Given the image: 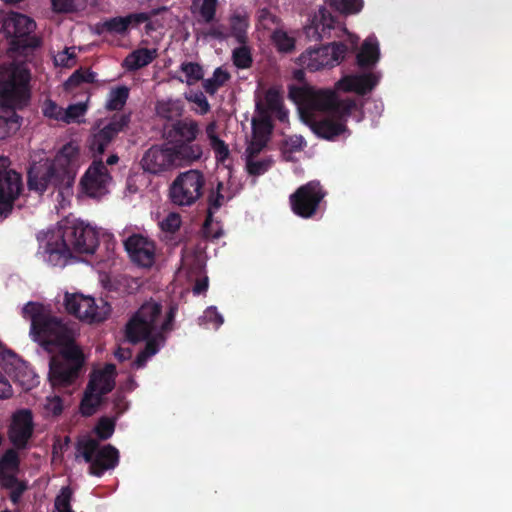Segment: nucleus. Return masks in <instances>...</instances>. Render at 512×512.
I'll list each match as a JSON object with an SVG mask.
<instances>
[{"label": "nucleus", "instance_id": "f257e3e1", "mask_svg": "<svg viewBox=\"0 0 512 512\" xmlns=\"http://www.w3.org/2000/svg\"><path fill=\"white\" fill-rule=\"evenodd\" d=\"M22 316L30 321L29 336L48 351L59 348L60 356L50 360L49 381L54 388L71 385L84 364L82 351L74 343L75 330L53 315L49 306L28 302Z\"/></svg>", "mask_w": 512, "mask_h": 512}, {"label": "nucleus", "instance_id": "f03ea898", "mask_svg": "<svg viewBox=\"0 0 512 512\" xmlns=\"http://www.w3.org/2000/svg\"><path fill=\"white\" fill-rule=\"evenodd\" d=\"M290 97L297 103L301 119L324 139L332 140L346 133V117L356 108L353 100L338 101L329 89L293 88Z\"/></svg>", "mask_w": 512, "mask_h": 512}, {"label": "nucleus", "instance_id": "7ed1b4c3", "mask_svg": "<svg viewBox=\"0 0 512 512\" xmlns=\"http://www.w3.org/2000/svg\"><path fill=\"white\" fill-rule=\"evenodd\" d=\"M39 254L52 266L64 267L77 254H91L98 245V233L78 219H65L38 236Z\"/></svg>", "mask_w": 512, "mask_h": 512}, {"label": "nucleus", "instance_id": "20e7f679", "mask_svg": "<svg viewBox=\"0 0 512 512\" xmlns=\"http://www.w3.org/2000/svg\"><path fill=\"white\" fill-rule=\"evenodd\" d=\"M175 308L163 312L162 306L154 301L144 303L127 323L126 337L132 342L146 341L145 349L133 362L135 368H142L148 358L155 355L165 341V335L172 329Z\"/></svg>", "mask_w": 512, "mask_h": 512}, {"label": "nucleus", "instance_id": "39448f33", "mask_svg": "<svg viewBox=\"0 0 512 512\" xmlns=\"http://www.w3.org/2000/svg\"><path fill=\"white\" fill-rule=\"evenodd\" d=\"M82 161L79 144L68 142L53 160L39 158L33 162L28 174L29 188L42 193L53 186L59 188V195L69 196Z\"/></svg>", "mask_w": 512, "mask_h": 512}, {"label": "nucleus", "instance_id": "423d86ee", "mask_svg": "<svg viewBox=\"0 0 512 512\" xmlns=\"http://www.w3.org/2000/svg\"><path fill=\"white\" fill-rule=\"evenodd\" d=\"M30 73L22 62H13L0 67V139L20 128L15 109L24 106L29 99Z\"/></svg>", "mask_w": 512, "mask_h": 512}, {"label": "nucleus", "instance_id": "0eeeda50", "mask_svg": "<svg viewBox=\"0 0 512 512\" xmlns=\"http://www.w3.org/2000/svg\"><path fill=\"white\" fill-rule=\"evenodd\" d=\"M196 154H198V148L188 145L171 143L153 145L144 153L141 166L145 172L160 175L194 164Z\"/></svg>", "mask_w": 512, "mask_h": 512}, {"label": "nucleus", "instance_id": "6e6552de", "mask_svg": "<svg viewBox=\"0 0 512 512\" xmlns=\"http://www.w3.org/2000/svg\"><path fill=\"white\" fill-rule=\"evenodd\" d=\"M35 28V21L25 14L0 11V31L10 41V57H13L16 50L20 48L37 46V40L32 36Z\"/></svg>", "mask_w": 512, "mask_h": 512}, {"label": "nucleus", "instance_id": "1a4fd4ad", "mask_svg": "<svg viewBox=\"0 0 512 512\" xmlns=\"http://www.w3.org/2000/svg\"><path fill=\"white\" fill-rule=\"evenodd\" d=\"M78 456L90 464V473L95 476H101L104 471L115 468L119 461V452L114 446H100L91 436L80 438Z\"/></svg>", "mask_w": 512, "mask_h": 512}, {"label": "nucleus", "instance_id": "9d476101", "mask_svg": "<svg viewBox=\"0 0 512 512\" xmlns=\"http://www.w3.org/2000/svg\"><path fill=\"white\" fill-rule=\"evenodd\" d=\"M116 368L106 364L103 368L94 370L81 401V412L85 416L92 415L101 404L103 396L109 393L115 385Z\"/></svg>", "mask_w": 512, "mask_h": 512}, {"label": "nucleus", "instance_id": "9b49d317", "mask_svg": "<svg viewBox=\"0 0 512 512\" xmlns=\"http://www.w3.org/2000/svg\"><path fill=\"white\" fill-rule=\"evenodd\" d=\"M9 378L17 381L25 389L37 384L35 373L14 354L0 355V398H9L13 394Z\"/></svg>", "mask_w": 512, "mask_h": 512}, {"label": "nucleus", "instance_id": "f8f14e48", "mask_svg": "<svg viewBox=\"0 0 512 512\" xmlns=\"http://www.w3.org/2000/svg\"><path fill=\"white\" fill-rule=\"evenodd\" d=\"M205 178L197 169L181 172L169 187V197L178 206H191L202 195Z\"/></svg>", "mask_w": 512, "mask_h": 512}, {"label": "nucleus", "instance_id": "ddd939ff", "mask_svg": "<svg viewBox=\"0 0 512 512\" xmlns=\"http://www.w3.org/2000/svg\"><path fill=\"white\" fill-rule=\"evenodd\" d=\"M347 51L348 47L341 42L308 48L299 56L298 63L302 68L311 72L330 69L344 60Z\"/></svg>", "mask_w": 512, "mask_h": 512}, {"label": "nucleus", "instance_id": "4468645a", "mask_svg": "<svg viewBox=\"0 0 512 512\" xmlns=\"http://www.w3.org/2000/svg\"><path fill=\"white\" fill-rule=\"evenodd\" d=\"M64 305L70 314L88 323L101 322L110 312V306L103 300L97 304L94 298L78 293H66Z\"/></svg>", "mask_w": 512, "mask_h": 512}, {"label": "nucleus", "instance_id": "2eb2a0df", "mask_svg": "<svg viewBox=\"0 0 512 512\" xmlns=\"http://www.w3.org/2000/svg\"><path fill=\"white\" fill-rule=\"evenodd\" d=\"M199 123L192 118H184L176 120L171 125L164 128L163 136L172 145H188L191 147L198 148V154H196L194 163L200 161L203 157V147L194 143L200 134Z\"/></svg>", "mask_w": 512, "mask_h": 512}, {"label": "nucleus", "instance_id": "dca6fc26", "mask_svg": "<svg viewBox=\"0 0 512 512\" xmlns=\"http://www.w3.org/2000/svg\"><path fill=\"white\" fill-rule=\"evenodd\" d=\"M22 188L21 176L8 169V160L0 158V217H6Z\"/></svg>", "mask_w": 512, "mask_h": 512}, {"label": "nucleus", "instance_id": "f3484780", "mask_svg": "<svg viewBox=\"0 0 512 512\" xmlns=\"http://www.w3.org/2000/svg\"><path fill=\"white\" fill-rule=\"evenodd\" d=\"M324 195L319 182L312 181L301 186L290 196L293 212L304 218L311 217Z\"/></svg>", "mask_w": 512, "mask_h": 512}, {"label": "nucleus", "instance_id": "a211bd4d", "mask_svg": "<svg viewBox=\"0 0 512 512\" xmlns=\"http://www.w3.org/2000/svg\"><path fill=\"white\" fill-rule=\"evenodd\" d=\"M112 182V177L102 160L94 157L92 164L89 166L81 179V185L84 192L90 197L98 198L105 195L108 186Z\"/></svg>", "mask_w": 512, "mask_h": 512}, {"label": "nucleus", "instance_id": "6ab92c4d", "mask_svg": "<svg viewBox=\"0 0 512 512\" xmlns=\"http://www.w3.org/2000/svg\"><path fill=\"white\" fill-rule=\"evenodd\" d=\"M125 250L130 260L143 268H150L155 263V242L142 234H133L124 241Z\"/></svg>", "mask_w": 512, "mask_h": 512}, {"label": "nucleus", "instance_id": "aec40b11", "mask_svg": "<svg viewBox=\"0 0 512 512\" xmlns=\"http://www.w3.org/2000/svg\"><path fill=\"white\" fill-rule=\"evenodd\" d=\"M129 121L128 115L116 114L107 123L101 122L100 130L92 136L89 144L93 157L101 156L111 140L128 125Z\"/></svg>", "mask_w": 512, "mask_h": 512}, {"label": "nucleus", "instance_id": "412c9836", "mask_svg": "<svg viewBox=\"0 0 512 512\" xmlns=\"http://www.w3.org/2000/svg\"><path fill=\"white\" fill-rule=\"evenodd\" d=\"M18 464V454L14 450H8L0 461V481L2 486L9 490V497L14 504L18 503L26 489V485L14 476Z\"/></svg>", "mask_w": 512, "mask_h": 512}, {"label": "nucleus", "instance_id": "4be33fe9", "mask_svg": "<svg viewBox=\"0 0 512 512\" xmlns=\"http://www.w3.org/2000/svg\"><path fill=\"white\" fill-rule=\"evenodd\" d=\"M33 433L32 414L29 410H20L13 415L9 438L14 446L24 448Z\"/></svg>", "mask_w": 512, "mask_h": 512}, {"label": "nucleus", "instance_id": "5701e85b", "mask_svg": "<svg viewBox=\"0 0 512 512\" xmlns=\"http://www.w3.org/2000/svg\"><path fill=\"white\" fill-rule=\"evenodd\" d=\"M379 78V75L372 72L347 75L336 83V88L345 92L366 94L377 85Z\"/></svg>", "mask_w": 512, "mask_h": 512}, {"label": "nucleus", "instance_id": "b1692460", "mask_svg": "<svg viewBox=\"0 0 512 512\" xmlns=\"http://www.w3.org/2000/svg\"><path fill=\"white\" fill-rule=\"evenodd\" d=\"M264 147L248 145L245 153V169L251 176H259L267 172L272 164L273 159L269 155L262 154Z\"/></svg>", "mask_w": 512, "mask_h": 512}, {"label": "nucleus", "instance_id": "393cba45", "mask_svg": "<svg viewBox=\"0 0 512 512\" xmlns=\"http://www.w3.org/2000/svg\"><path fill=\"white\" fill-rule=\"evenodd\" d=\"M148 15L145 13H135L124 17H114L104 20L99 24V30L102 33L123 34L130 27L146 22Z\"/></svg>", "mask_w": 512, "mask_h": 512}, {"label": "nucleus", "instance_id": "a878e982", "mask_svg": "<svg viewBox=\"0 0 512 512\" xmlns=\"http://www.w3.org/2000/svg\"><path fill=\"white\" fill-rule=\"evenodd\" d=\"M333 27L332 15L326 9H319L311 23L305 27V33L311 41L322 40L330 36Z\"/></svg>", "mask_w": 512, "mask_h": 512}, {"label": "nucleus", "instance_id": "bb28decb", "mask_svg": "<svg viewBox=\"0 0 512 512\" xmlns=\"http://www.w3.org/2000/svg\"><path fill=\"white\" fill-rule=\"evenodd\" d=\"M257 108L260 110L264 108V111H258V113L276 116L280 121L284 122L288 118V112L283 107V99L278 90L269 89L264 97L263 102L257 103Z\"/></svg>", "mask_w": 512, "mask_h": 512}, {"label": "nucleus", "instance_id": "cd10ccee", "mask_svg": "<svg viewBox=\"0 0 512 512\" xmlns=\"http://www.w3.org/2000/svg\"><path fill=\"white\" fill-rule=\"evenodd\" d=\"M158 56L156 47H139L124 59L123 66L129 71H136L149 65Z\"/></svg>", "mask_w": 512, "mask_h": 512}, {"label": "nucleus", "instance_id": "c85d7f7f", "mask_svg": "<svg viewBox=\"0 0 512 512\" xmlns=\"http://www.w3.org/2000/svg\"><path fill=\"white\" fill-rule=\"evenodd\" d=\"M252 132V138L248 145L265 147L271 132L270 117L261 113H258L257 117H253Z\"/></svg>", "mask_w": 512, "mask_h": 512}, {"label": "nucleus", "instance_id": "c756f323", "mask_svg": "<svg viewBox=\"0 0 512 512\" xmlns=\"http://www.w3.org/2000/svg\"><path fill=\"white\" fill-rule=\"evenodd\" d=\"M157 116L171 120L180 117L184 112V105L180 99L166 98L157 100L155 103Z\"/></svg>", "mask_w": 512, "mask_h": 512}, {"label": "nucleus", "instance_id": "7c9ffc66", "mask_svg": "<svg viewBox=\"0 0 512 512\" xmlns=\"http://www.w3.org/2000/svg\"><path fill=\"white\" fill-rule=\"evenodd\" d=\"M379 59V44L374 36H369L363 43L361 50L357 54L359 66H372Z\"/></svg>", "mask_w": 512, "mask_h": 512}, {"label": "nucleus", "instance_id": "2f4dec72", "mask_svg": "<svg viewBox=\"0 0 512 512\" xmlns=\"http://www.w3.org/2000/svg\"><path fill=\"white\" fill-rule=\"evenodd\" d=\"M236 191H232L228 184L223 182H218L216 189L211 190L208 198L209 202V210L208 214L211 217L213 210H217L221 206H223L227 201H229L234 195Z\"/></svg>", "mask_w": 512, "mask_h": 512}, {"label": "nucleus", "instance_id": "473e14b6", "mask_svg": "<svg viewBox=\"0 0 512 512\" xmlns=\"http://www.w3.org/2000/svg\"><path fill=\"white\" fill-rule=\"evenodd\" d=\"M272 41L280 52H291L295 48V32L276 28L272 34Z\"/></svg>", "mask_w": 512, "mask_h": 512}, {"label": "nucleus", "instance_id": "72a5a7b5", "mask_svg": "<svg viewBox=\"0 0 512 512\" xmlns=\"http://www.w3.org/2000/svg\"><path fill=\"white\" fill-rule=\"evenodd\" d=\"M218 0H193V13L200 16L204 22L214 19Z\"/></svg>", "mask_w": 512, "mask_h": 512}, {"label": "nucleus", "instance_id": "f704fd0d", "mask_svg": "<svg viewBox=\"0 0 512 512\" xmlns=\"http://www.w3.org/2000/svg\"><path fill=\"white\" fill-rule=\"evenodd\" d=\"M180 71L184 74V78L177 77V79L187 85L197 83L204 76L202 67L194 62H183L180 65Z\"/></svg>", "mask_w": 512, "mask_h": 512}, {"label": "nucleus", "instance_id": "c9c22d12", "mask_svg": "<svg viewBox=\"0 0 512 512\" xmlns=\"http://www.w3.org/2000/svg\"><path fill=\"white\" fill-rule=\"evenodd\" d=\"M80 48L76 46L65 47L53 56L54 64L58 67L71 68L77 63Z\"/></svg>", "mask_w": 512, "mask_h": 512}, {"label": "nucleus", "instance_id": "e433bc0d", "mask_svg": "<svg viewBox=\"0 0 512 512\" xmlns=\"http://www.w3.org/2000/svg\"><path fill=\"white\" fill-rule=\"evenodd\" d=\"M129 96V89L125 86H120L112 89L106 101V108L108 110H120L126 103Z\"/></svg>", "mask_w": 512, "mask_h": 512}, {"label": "nucleus", "instance_id": "4c0bfd02", "mask_svg": "<svg viewBox=\"0 0 512 512\" xmlns=\"http://www.w3.org/2000/svg\"><path fill=\"white\" fill-rule=\"evenodd\" d=\"M229 77V73L226 70L217 68L213 76L203 82V87L207 93L212 95L228 81Z\"/></svg>", "mask_w": 512, "mask_h": 512}, {"label": "nucleus", "instance_id": "58836bf2", "mask_svg": "<svg viewBox=\"0 0 512 512\" xmlns=\"http://www.w3.org/2000/svg\"><path fill=\"white\" fill-rule=\"evenodd\" d=\"M224 322L222 314H220L215 306L208 307L203 315L199 318V324L201 326L218 329Z\"/></svg>", "mask_w": 512, "mask_h": 512}, {"label": "nucleus", "instance_id": "ea45409f", "mask_svg": "<svg viewBox=\"0 0 512 512\" xmlns=\"http://www.w3.org/2000/svg\"><path fill=\"white\" fill-rule=\"evenodd\" d=\"M86 112L87 105L85 103L80 102L71 104L66 109H64L63 122L66 124L79 123L81 122L80 118L83 117Z\"/></svg>", "mask_w": 512, "mask_h": 512}, {"label": "nucleus", "instance_id": "a19ab883", "mask_svg": "<svg viewBox=\"0 0 512 512\" xmlns=\"http://www.w3.org/2000/svg\"><path fill=\"white\" fill-rule=\"evenodd\" d=\"M338 11L345 14H356L363 7V0H328Z\"/></svg>", "mask_w": 512, "mask_h": 512}, {"label": "nucleus", "instance_id": "79ce46f5", "mask_svg": "<svg viewBox=\"0 0 512 512\" xmlns=\"http://www.w3.org/2000/svg\"><path fill=\"white\" fill-rule=\"evenodd\" d=\"M186 100L196 105V108H194V112L199 115H205L210 110V105L208 103V100L206 96L200 92H190L185 94Z\"/></svg>", "mask_w": 512, "mask_h": 512}, {"label": "nucleus", "instance_id": "37998d69", "mask_svg": "<svg viewBox=\"0 0 512 512\" xmlns=\"http://www.w3.org/2000/svg\"><path fill=\"white\" fill-rule=\"evenodd\" d=\"M248 22L246 17L235 15L231 18V32L238 42L244 43Z\"/></svg>", "mask_w": 512, "mask_h": 512}, {"label": "nucleus", "instance_id": "c03bdc74", "mask_svg": "<svg viewBox=\"0 0 512 512\" xmlns=\"http://www.w3.org/2000/svg\"><path fill=\"white\" fill-rule=\"evenodd\" d=\"M87 0H51L55 12H72L85 6Z\"/></svg>", "mask_w": 512, "mask_h": 512}, {"label": "nucleus", "instance_id": "a18cd8bd", "mask_svg": "<svg viewBox=\"0 0 512 512\" xmlns=\"http://www.w3.org/2000/svg\"><path fill=\"white\" fill-rule=\"evenodd\" d=\"M42 112L45 117L51 120L63 122L64 109L50 99L44 101Z\"/></svg>", "mask_w": 512, "mask_h": 512}, {"label": "nucleus", "instance_id": "49530a36", "mask_svg": "<svg viewBox=\"0 0 512 512\" xmlns=\"http://www.w3.org/2000/svg\"><path fill=\"white\" fill-rule=\"evenodd\" d=\"M71 498L72 491L69 487H63L60 494L55 499V511L54 512H73L71 509Z\"/></svg>", "mask_w": 512, "mask_h": 512}, {"label": "nucleus", "instance_id": "de8ad7c7", "mask_svg": "<svg viewBox=\"0 0 512 512\" xmlns=\"http://www.w3.org/2000/svg\"><path fill=\"white\" fill-rule=\"evenodd\" d=\"M96 79V74L90 70L79 69L75 71L68 79L69 86L79 85L81 83H92Z\"/></svg>", "mask_w": 512, "mask_h": 512}, {"label": "nucleus", "instance_id": "09e8293b", "mask_svg": "<svg viewBox=\"0 0 512 512\" xmlns=\"http://www.w3.org/2000/svg\"><path fill=\"white\" fill-rule=\"evenodd\" d=\"M209 145L215 154V159L217 162L224 163L228 159L230 150L228 145L222 139L217 138L213 141H210Z\"/></svg>", "mask_w": 512, "mask_h": 512}, {"label": "nucleus", "instance_id": "8fccbe9b", "mask_svg": "<svg viewBox=\"0 0 512 512\" xmlns=\"http://www.w3.org/2000/svg\"><path fill=\"white\" fill-rule=\"evenodd\" d=\"M181 217L178 213L171 212L160 221V227L163 231L174 233L181 226Z\"/></svg>", "mask_w": 512, "mask_h": 512}, {"label": "nucleus", "instance_id": "3c124183", "mask_svg": "<svg viewBox=\"0 0 512 512\" xmlns=\"http://www.w3.org/2000/svg\"><path fill=\"white\" fill-rule=\"evenodd\" d=\"M114 421L109 418H102L95 427V433L100 439H108L114 432Z\"/></svg>", "mask_w": 512, "mask_h": 512}, {"label": "nucleus", "instance_id": "603ef678", "mask_svg": "<svg viewBox=\"0 0 512 512\" xmlns=\"http://www.w3.org/2000/svg\"><path fill=\"white\" fill-rule=\"evenodd\" d=\"M258 25L265 30L277 28V18L270 11L262 9L258 14Z\"/></svg>", "mask_w": 512, "mask_h": 512}, {"label": "nucleus", "instance_id": "864d4df0", "mask_svg": "<svg viewBox=\"0 0 512 512\" xmlns=\"http://www.w3.org/2000/svg\"><path fill=\"white\" fill-rule=\"evenodd\" d=\"M233 60L237 67L247 68L251 64V56L247 47L242 46L234 50Z\"/></svg>", "mask_w": 512, "mask_h": 512}, {"label": "nucleus", "instance_id": "5fc2aeb1", "mask_svg": "<svg viewBox=\"0 0 512 512\" xmlns=\"http://www.w3.org/2000/svg\"><path fill=\"white\" fill-rule=\"evenodd\" d=\"M63 410V403L59 396L47 397L44 404V411L47 416H57Z\"/></svg>", "mask_w": 512, "mask_h": 512}, {"label": "nucleus", "instance_id": "6e6d98bb", "mask_svg": "<svg viewBox=\"0 0 512 512\" xmlns=\"http://www.w3.org/2000/svg\"><path fill=\"white\" fill-rule=\"evenodd\" d=\"M286 145L291 150H300L305 146V140L302 136L295 135L286 140Z\"/></svg>", "mask_w": 512, "mask_h": 512}, {"label": "nucleus", "instance_id": "4d7b16f0", "mask_svg": "<svg viewBox=\"0 0 512 512\" xmlns=\"http://www.w3.org/2000/svg\"><path fill=\"white\" fill-rule=\"evenodd\" d=\"M207 288H208V277L204 275L195 280L193 292H194V294H200V293L206 291Z\"/></svg>", "mask_w": 512, "mask_h": 512}, {"label": "nucleus", "instance_id": "13d9d810", "mask_svg": "<svg viewBox=\"0 0 512 512\" xmlns=\"http://www.w3.org/2000/svg\"><path fill=\"white\" fill-rule=\"evenodd\" d=\"M216 129H217V124H216V122H215V121L210 122V123L206 126V128H205V134H206V137H207L208 142L213 141V140H215V139L219 138V137H218V135H217V131H216Z\"/></svg>", "mask_w": 512, "mask_h": 512}, {"label": "nucleus", "instance_id": "bf43d9fd", "mask_svg": "<svg viewBox=\"0 0 512 512\" xmlns=\"http://www.w3.org/2000/svg\"><path fill=\"white\" fill-rule=\"evenodd\" d=\"M131 356H132V351L129 348L119 347L115 352V357L119 361H124V360L130 359Z\"/></svg>", "mask_w": 512, "mask_h": 512}, {"label": "nucleus", "instance_id": "052dcab7", "mask_svg": "<svg viewBox=\"0 0 512 512\" xmlns=\"http://www.w3.org/2000/svg\"><path fill=\"white\" fill-rule=\"evenodd\" d=\"M119 161V157L115 154L113 155H110L107 160H106V164L107 165H114L116 164L117 162Z\"/></svg>", "mask_w": 512, "mask_h": 512}, {"label": "nucleus", "instance_id": "680f3d73", "mask_svg": "<svg viewBox=\"0 0 512 512\" xmlns=\"http://www.w3.org/2000/svg\"><path fill=\"white\" fill-rule=\"evenodd\" d=\"M348 41L351 45V48L354 49L357 45V42H358V37L354 36V35H351V34H348Z\"/></svg>", "mask_w": 512, "mask_h": 512}, {"label": "nucleus", "instance_id": "e2e57ef3", "mask_svg": "<svg viewBox=\"0 0 512 512\" xmlns=\"http://www.w3.org/2000/svg\"><path fill=\"white\" fill-rule=\"evenodd\" d=\"M183 273H184V268H181V269L179 270V275H181V274H183Z\"/></svg>", "mask_w": 512, "mask_h": 512}]
</instances>
